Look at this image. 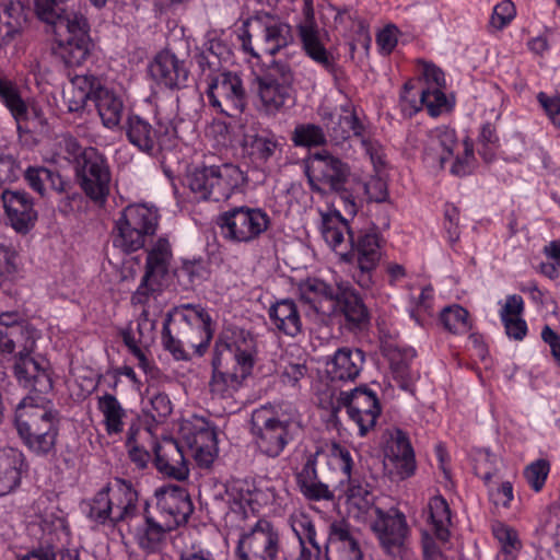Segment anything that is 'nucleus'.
I'll use <instances>...</instances> for the list:
<instances>
[{"label": "nucleus", "instance_id": "obj_6", "mask_svg": "<svg viewBox=\"0 0 560 560\" xmlns=\"http://www.w3.org/2000/svg\"><path fill=\"white\" fill-rule=\"evenodd\" d=\"M352 517L372 529L388 553L402 546L408 530L405 516L397 511L384 513L374 504V495L353 485Z\"/></svg>", "mask_w": 560, "mask_h": 560}, {"label": "nucleus", "instance_id": "obj_21", "mask_svg": "<svg viewBox=\"0 0 560 560\" xmlns=\"http://www.w3.org/2000/svg\"><path fill=\"white\" fill-rule=\"evenodd\" d=\"M156 505L165 523L174 528L185 523L192 512V503L185 489L165 486L155 491Z\"/></svg>", "mask_w": 560, "mask_h": 560}, {"label": "nucleus", "instance_id": "obj_50", "mask_svg": "<svg viewBox=\"0 0 560 560\" xmlns=\"http://www.w3.org/2000/svg\"><path fill=\"white\" fill-rule=\"evenodd\" d=\"M20 276V265L16 253L5 246L0 245V287L15 282Z\"/></svg>", "mask_w": 560, "mask_h": 560}, {"label": "nucleus", "instance_id": "obj_35", "mask_svg": "<svg viewBox=\"0 0 560 560\" xmlns=\"http://www.w3.org/2000/svg\"><path fill=\"white\" fill-rule=\"evenodd\" d=\"M127 137L135 147L149 154L166 147L165 138L139 116L129 117Z\"/></svg>", "mask_w": 560, "mask_h": 560}, {"label": "nucleus", "instance_id": "obj_37", "mask_svg": "<svg viewBox=\"0 0 560 560\" xmlns=\"http://www.w3.org/2000/svg\"><path fill=\"white\" fill-rule=\"evenodd\" d=\"M384 166L369 173L368 161L352 165L359 176L357 184L363 189L368 201L384 202L388 198L387 184L380 175Z\"/></svg>", "mask_w": 560, "mask_h": 560}, {"label": "nucleus", "instance_id": "obj_53", "mask_svg": "<svg viewBox=\"0 0 560 560\" xmlns=\"http://www.w3.org/2000/svg\"><path fill=\"white\" fill-rule=\"evenodd\" d=\"M290 526L299 542L316 540V530L312 518L303 511H294L290 516Z\"/></svg>", "mask_w": 560, "mask_h": 560}, {"label": "nucleus", "instance_id": "obj_2", "mask_svg": "<svg viewBox=\"0 0 560 560\" xmlns=\"http://www.w3.org/2000/svg\"><path fill=\"white\" fill-rule=\"evenodd\" d=\"M67 0H35L39 20L50 26L52 52L69 67H78L91 55L94 44L86 19L63 7Z\"/></svg>", "mask_w": 560, "mask_h": 560}, {"label": "nucleus", "instance_id": "obj_45", "mask_svg": "<svg viewBox=\"0 0 560 560\" xmlns=\"http://www.w3.org/2000/svg\"><path fill=\"white\" fill-rule=\"evenodd\" d=\"M429 512L436 537L443 541L447 540L451 511L446 500L442 495L433 497L429 502Z\"/></svg>", "mask_w": 560, "mask_h": 560}, {"label": "nucleus", "instance_id": "obj_9", "mask_svg": "<svg viewBox=\"0 0 560 560\" xmlns=\"http://www.w3.org/2000/svg\"><path fill=\"white\" fill-rule=\"evenodd\" d=\"M246 183L244 172L233 163L191 168L184 185L198 200L225 201L240 192Z\"/></svg>", "mask_w": 560, "mask_h": 560}, {"label": "nucleus", "instance_id": "obj_24", "mask_svg": "<svg viewBox=\"0 0 560 560\" xmlns=\"http://www.w3.org/2000/svg\"><path fill=\"white\" fill-rule=\"evenodd\" d=\"M357 252V272L352 273V278L361 288L370 289L373 284V271L381 258L378 234L374 228L359 236Z\"/></svg>", "mask_w": 560, "mask_h": 560}, {"label": "nucleus", "instance_id": "obj_33", "mask_svg": "<svg viewBox=\"0 0 560 560\" xmlns=\"http://www.w3.org/2000/svg\"><path fill=\"white\" fill-rule=\"evenodd\" d=\"M25 470L22 452L15 448L0 450V497L11 493L20 486Z\"/></svg>", "mask_w": 560, "mask_h": 560}, {"label": "nucleus", "instance_id": "obj_51", "mask_svg": "<svg viewBox=\"0 0 560 560\" xmlns=\"http://www.w3.org/2000/svg\"><path fill=\"white\" fill-rule=\"evenodd\" d=\"M155 319L148 308H144L137 319L136 330L130 329L124 332V338L129 335L135 338L137 345L150 346L154 339Z\"/></svg>", "mask_w": 560, "mask_h": 560}, {"label": "nucleus", "instance_id": "obj_60", "mask_svg": "<svg viewBox=\"0 0 560 560\" xmlns=\"http://www.w3.org/2000/svg\"><path fill=\"white\" fill-rule=\"evenodd\" d=\"M549 472V464L547 460L538 459L526 467L524 476L528 485L535 490L539 491L547 479Z\"/></svg>", "mask_w": 560, "mask_h": 560}, {"label": "nucleus", "instance_id": "obj_32", "mask_svg": "<svg viewBox=\"0 0 560 560\" xmlns=\"http://www.w3.org/2000/svg\"><path fill=\"white\" fill-rule=\"evenodd\" d=\"M415 89V84L408 81L404 85L401 93V102L404 110H409V114L419 112L423 106L428 109L431 116H439L447 106V100L443 90L438 88L427 86L420 92V98H410L409 92Z\"/></svg>", "mask_w": 560, "mask_h": 560}, {"label": "nucleus", "instance_id": "obj_20", "mask_svg": "<svg viewBox=\"0 0 560 560\" xmlns=\"http://www.w3.org/2000/svg\"><path fill=\"white\" fill-rule=\"evenodd\" d=\"M306 175L314 189L328 187L339 191L347 180V168L338 159L326 153H318L308 159Z\"/></svg>", "mask_w": 560, "mask_h": 560}, {"label": "nucleus", "instance_id": "obj_48", "mask_svg": "<svg viewBox=\"0 0 560 560\" xmlns=\"http://www.w3.org/2000/svg\"><path fill=\"white\" fill-rule=\"evenodd\" d=\"M172 259L170 242L159 238L148 254L147 271L162 278L168 269Z\"/></svg>", "mask_w": 560, "mask_h": 560}, {"label": "nucleus", "instance_id": "obj_15", "mask_svg": "<svg viewBox=\"0 0 560 560\" xmlns=\"http://www.w3.org/2000/svg\"><path fill=\"white\" fill-rule=\"evenodd\" d=\"M292 73L285 66H273L253 83L257 107L267 115L281 112L290 98Z\"/></svg>", "mask_w": 560, "mask_h": 560}, {"label": "nucleus", "instance_id": "obj_26", "mask_svg": "<svg viewBox=\"0 0 560 560\" xmlns=\"http://www.w3.org/2000/svg\"><path fill=\"white\" fill-rule=\"evenodd\" d=\"M152 80L166 89H179L185 85L188 71L173 52L164 50L159 52L149 66Z\"/></svg>", "mask_w": 560, "mask_h": 560}, {"label": "nucleus", "instance_id": "obj_25", "mask_svg": "<svg viewBox=\"0 0 560 560\" xmlns=\"http://www.w3.org/2000/svg\"><path fill=\"white\" fill-rule=\"evenodd\" d=\"M208 97L212 106L225 112L223 104L241 112L245 106V91L241 78L231 72L220 73L209 86Z\"/></svg>", "mask_w": 560, "mask_h": 560}, {"label": "nucleus", "instance_id": "obj_1", "mask_svg": "<svg viewBox=\"0 0 560 560\" xmlns=\"http://www.w3.org/2000/svg\"><path fill=\"white\" fill-rule=\"evenodd\" d=\"M218 431L206 418L190 416L178 423V441L164 438L153 443L155 466L160 472L184 480L189 475L183 445L199 466L209 467L218 456Z\"/></svg>", "mask_w": 560, "mask_h": 560}, {"label": "nucleus", "instance_id": "obj_64", "mask_svg": "<svg viewBox=\"0 0 560 560\" xmlns=\"http://www.w3.org/2000/svg\"><path fill=\"white\" fill-rule=\"evenodd\" d=\"M537 98L551 122L560 129V96H547L540 92Z\"/></svg>", "mask_w": 560, "mask_h": 560}, {"label": "nucleus", "instance_id": "obj_34", "mask_svg": "<svg viewBox=\"0 0 560 560\" xmlns=\"http://www.w3.org/2000/svg\"><path fill=\"white\" fill-rule=\"evenodd\" d=\"M458 147L455 130L442 126L429 132L425 144V155L432 163H438L441 167L454 154Z\"/></svg>", "mask_w": 560, "mask_h": 560}, {"label": "nucleus", "instance_id": "obj_30", "mask_svg": "<svg viewBox=\"0 0 560 560\" xmlns=\"http://www.w3.org/2000/svg\"><path fill=\"white\" fill-rule=\"evenodd\" d=\"M381 412L375 392L366 385L352 388V420L357 422L363 436L374 428Z\"/></svg>", "mask_w": 560, "mask_h": 560}, {"label": "nucleus", "instance_id": "obj_52", "mask_svg": "<svg viewBox=\"0 0 560 560\" xmlns=\"http://www.w3.org/2000/svg\"><path fill=\"white\" fill-rule=\"evenodd\" d=\"M326 140L323 129L313 124H301L294 129L292 141L298 147H317Z\"/></svg>", "mask_w": 560, "mask_h": 560}, {"label": "nucleus", "instance_id": "obj_14", "mask_svg": "<svg viewBox=\"0 0 560 560\" xmlns=\"http://www.w3.org/2000/svg\"><path fill=\"white\" fill-rule=\"evenodd\" d=\"M222 235L235 243H248L267 231L269 215L259 208L240 207L220 217Z\"/></svg>", "mask_w": 560, "mask_h": 560}, {"label": "nucleus", "instance_id": "obj_23", "mask_svg": "<svg viewBox=\"0 0 560 560\" xmlns=\"http://www.w3.org/2000/svg\"><path fill=\"white\" fill-rule=\"evenodd\" d=\"M229 497L232 511L241 512L244 517H247L261 506L273 502L276 494L268 486L255 487L245 481H236L229 490Z\"/></svg>", "mask_w": 560, "mask_h": 560}, {"label": "nucleus", "instance_id": "obj_39", "mask_svg": "<svg viewBox=\"0 0 560 560\" xmlns=\"http://www.w3.org/2000/svg\"><path fill=\"white\" fill-rule=\"evenodd\" d=\"M242 148L254 162H266L278 149V142L272 136L258 133L254 130L244 135Z\"/></svg>", "mask_w": 560, "mask_h": 560}, {"label": "nucleus", "instance_id": "obj_11", "mask_svg": "<svg viewBox=\"0 0 560 560\" xmlns=\"http://www.w3.org/2000/svg\"><path fill=\"white\" fill-rule=\"evenodd\" d=\"M15 427L31 451L46 454L54 448L58 433L55 415L45 406L34 404L32 397L18 405Z\"/></svg>", "mask_w": 560, "mask_h": 560}, {"label": "nucleus", "instance_id": "obj_22", "mask_svg": "<svg viewBox=\"0 0 560 560\" xmlns=\"http://www.w3.org/2000/svg\"><path fill=\"white\" fill-rule=\"evenodd\" d=\"M385 467L400 479H406L415 474V452L406 433L395 429L390 434L385 450Z\"/></svg>", "mask_w": 560, "mask_h": 560}, {"label": "nucleus", "instance_id": "obj_13", "mask_svg": "<svg viewBox=\"0 0 560 560\" xmlns=\"http://www.w3.org/2000/svg\"><path fill=\"white\" fill-rule=\"evenodd\" d=\"M166 319L177 329L187 347L198 354H202L213 336V328L209 313L200 305L185 304L174 307Z\"/></svg>", "mask_w": 560, "mask_h": 560}, {"label": "nucleus", "instance_id": "obj_55", "mask_svg": "<svg viewBox=\"0 0 560 560\" xmlns=\"http://www.w3.org/2000/svg\"><path fill=\"white\" fill-rule=\"evenodd\" d=\"M326 371L331 380L347 381L350 378V351L339 349L335 355L326 362Z\"/></svg>", "mask_w": 560, "mask_h": 560}, {"label": "nucleus", "instance_id": "obj_10", "mask_svg": "<svg viewBox=\"0 0 560 560\" xmlns=\"http://www.w3.org/2000/svg\"><path fill=\"white\" fill-rule=\"evenodd\" d=\"M254 435L258 448L276 457L300 427L296 410L290 406L262 407L253 415Z\"/></svg>", "mask_w": 560, "mask_h": 560}, {"label": "nucleus", "instance_id": "obj_8", "mask_svg": "<svg viewBox=\"0 0 560 560\" xmlns=\"http://www.w3.org/2000/svg\"><path fill=\"white\" fill-rule=\"evenodd\" d=\"M68 110L79 113L93 98L104 127L115 129L122 117L124 104L114 89L104 85L93 75L74 77L63 93Z\"/></svg>", "mask_w": 560, "mask_h": 560}, {"label": "nucleus", "instance_id": "obj_38", "mask_svg": "<svg viewBox=\"0 0 560 560\" xmlns=\"http://www.w3.org/2000/svg\"><path fill=\"white\" fill-rule=\"evenodd\" d=\"M416 357L411 348H398L390 346L387 350V358L390 370L398 381L399 387L405 390H412L417 375L410 370V362Z\"/></svg>", "mask_w": 560, "mask_h": 560}, {"label": "nucleus", "instance_id": "obj_28", "mask_svg": "<svg viewBox=\"0 0 560 560\" xmlns=\"http://www.w3.org/2000/svg\"><path fill=\"white\" fill-rule=\"evenodd\" d=\"M301 301L308 306V315L326 316L336 308L330 288L322 280L307 278L298 285Z\"/></svg>", "mask_w": 560, "mask_h": 560}, {"label": "nucleus", "instance_id": "obj_36", "mask_svg": "<svg viewBox=\"0 0 560 560\" xmlns=\"http://www.w3.org/2000/svg\"><path fill=\"white\" fill-rule=\"evenodd\" d=\"M272 325L288 336H296L302 329L300 313L290 299L277 301L269 308Z\"/></svg>", "mask_w": 560, "mask_h": 560}, {"label": "nucleus", "instance_id": "obj_61", "mask_svg": "<svg viewBox=\"0 0 560 560\" xmlns=\"http://www.w3.org/2000/svg\"><path fill=\"white\" fill-rule=\"evenodd\" d=\"M328 466L330 469L341 471L350 477V454L345 446L332 443L328 453Z\"/></svg>", "mask_w": 560, "mask_h": 560}, {"label": "nucleus", "instance_id": "obj_18", "mask_svg": "<svg viewBox=\"0 0 560 560\" xmlns=\"http://www.w3.org/2000/svg\"><path fill=\"white\" fill-rule=\"evenodd\" d=\"M78 177L85 194L103 200L109 191L110 173L106 159L97 150H83L78 162Z\"/></svg>", "mask_w": 560, "mask_h": 560}, {"label": "nucleus", "instance_id": "obj_54", "mask_svg": "<svg viewBox=\"0 0 560 560\" xmlns=\"http://www.w3.org/2000/svg\"><path fill=\"white\" fill-rule=\"evenodd\" d=\"M162 343L176 360L187 359L186 341L177 334V329L167 319H165L163 325Z\"/></svg>", "mask_w": 560, "mask_h": 560}, {"label": "nucleus", "instance_id": "obj_42", "mask_svg": "<svg viewBox=\"0 0 560 560\" xmlns=\"http://www.w3.org/2000/svg\"><path fill=\"white\" fill-rule=\"evenodd\" d=\"M298 486L303 495L313 501L329 500L332 494L327 485L317 479L313 465H306L298 475Z\"/></svg>", "mask_w": 560, "mask_h": 560}, {"label": "nucleus", "instance_id": "obj_47", "mask_svg": "<svg viewBox=\"0 0 560 560\" xmlns=\"http://www.w3.org/2000/svg\"><path fill=\"white\" fill-rule=\"evenodd\" d=\"M492 533L500 545L501 556L503 557L502 560H515L522 548L517 532L498 522L493 524Z\"/></svg>", "mask_w": 560, "mask_h": 560}, {"label": "nucleus", "instance_id": "obj_49", "mask_svg": "<svg viewBox=\"0 0 560 560\" xmlns=\"http://www.w3.org/2000/svg\"><path fill=\"white\" fill-rule=\"evenodd\" d=\"M440 319L445 329L452 334H466L470 329L468 312L458 304L442 310Z\"/></svg>", "mask_w": 560, "mask_h": 560}, {"label": "nucleus", "instance_id": "obj_16", "mask_svg": "<svg viewBox=\"0 0 560 560\" xmlns=\"http://www.w3.org/2000/svg\"><path fill=\"white\" fill-rule=\"evenodd\" d=\"M279 552V533L267 520H259L237 544L238 560H276Z\"/></svg>", "mask_w": 560, "mask_h": 560}, {"label": "nucleus", "instance_id": "obj_57", "mask_svg": "<svg viewBox=\"0 0 560 560\" xmlns=\"http://www.w3.org/2000/svg\"><path fill=\"white\" fill-rule=\"evenodd\" d=\"M160 279V277L147 271L141 284L132 295V303L147 305L151 299H156L161 287Z\"/></svg>", "mask_w": 560, "mask_h": 560}, {"label": "nucleus", "instance_id": "obj_5", "mask_svg": "<svg viewBox=\"0 0 560 560\" xmlns=\"http://www.w3.org/2000/svg\"><path fill=\"white\" fill-rule=\"evenodd\" d=\"M138 501V492L130 482L115 479L84 503V512L100 525H127L139 512Z\"/></svg>", "mask_w": 560, "mask_h": 560}, {"label": "nucleus", "instance_id": "obj_7", "mask_svg": "<svg viewBox=\"0 0 560 560\" xmlns=\"http://www.w3.org/2000/svg\"><path fill=\"white\" fill-rule=\"evenodd\" d=\"M241 48L248 61L258 63V49L275 55L294 40L291 26L281 19L260 13L246 20L237 31Z\"/></svg>", "mask_w": 560, "mask_h": 560}, {"label": "nucleus", "instance_id": "obj_3", "mask_svg": "<svg viewBox=\"0 0 560 560\" xmlns=\"http://www.w3.org/2000/svg\"><path fill=\"white\" fill-rule=\"evenodd\" d=\"M256 345L244 329H225L217 345L212 359L210 389L226 397L244 386L255 364Z\"/></svg>", "mask_w": 560, "mask_h": 560}, {"label": "nucleus", "instance_id": "obj_12", "mask_svg": "<svg viewBox=\"0 0 560 560\" xmlns=\"http://www.w3.org/2000/svg\"><path fill=\"white\" fill-rule=\"evenodd\" d=\"M159 224L158 210L145 203L126 207L115 222L113 243L124 252L142 248L147 237L155 233Z\"/></svg>", "mask_w": 560, "mask_h": 560}, {"label": "nucleus", "instance_id": "obj_58", "mask_svg": "<svg viewBox=\"0 0 560 560\" xmlns=\"http://www.w3.org/2000/svg\"><path fill=\"white\" fill-rule=\"evenodd\" d=\"M125 345L128 347L129 351L137 360L138 366L144 372V374L149 377H154L156 375V368L153 361L148 357L149 346L137 345L135 338L129 335L125 337Z\"/></svg>", "mask_w": 560, "mask_h": 560}, {"label": "nucleus", "instance_id": "obj_43", "mask_svg": "<svg viewBox=\"0 0 560 560\" xmlns=\"http://www.w3.org/2000/svg\"><path fill=\"white\" fill-rule=\"evenodd\" d=\"M350 228L348 221L342 218L340 212L330 210L323 214L322 234L326 243L334 249L337 248L345 241V233L349 232Z\"/></svg>", "mask_w": 560, "mask_h": 560}, {"label": "nucleus", "instance_id": "obj_17", "mask_svg": "<svg viewBox=\"0 0 560 560\" xmlns=\"http://www.w3.org/2000/svg\"><path fill=\"white\" fill-rule=\"evenodd\" d=\"M352 161L354 164L368 161L369 173L385 164L383 145L375 138L370 120L352 108Z\"/></svg>", "mask_w": 560, "mask_h": 560}, {"label": "nucleus", "instance_id": "obj_62", "mask_svg": "<svg viewBox=\"0 0 560 560\" xmlns=\"http://www.w3.org/2000/svg\"><path fill=\"white\" fill-rule=\"evenodd\" d=\"M514 3L510 0H503L493 9L490 25L495 30L505 27L515 16Z\"/></svg>", "mask_w": 560, "mask_h": 560}, {"label": "nucleus", "instance_id": "obj_59", "mask_svg": "<svg viewBox=\"0 0 560 560\" xmlns=\"http://www.w3.org/2000/svg\"><path fill=\"white\" fill-rule=\"evenodd\" d=\"M172 409V402L167 395L159 393L150 398L148 405L144 406L143 411L153 421L161 422L171 415Z\"/></svg>", "mask_w": 560, "mask_h": 560}, {"label": "nucleus", "instance_id": "obj_31", "mask_svg": "<svg viewBox=\"0 0 560 560\" xmlns=\"http://www.w3.org/2000/svg\"><path fill=\"white\" fill-rule=\"evenodd\" d=\"M27 23V7L21 0H0V39L12 43Z\"/></svg>", "mask_w": 560, "mask_h": 560}, {"label": "nucleus", "instance_id": "obj_46", "mask_svg": "<svg viewBox=\"0 0 560 560\" xmlns=\"http://www.w3.org/2000/svg\"><path fill=\"white\" fill-rule=\"evenodd\" d=\"M28 185L40 195L50 188L61 191L65 189V182L60 175L52 173L45 167H30L25 173Z\"/></svg>", "mask_w": 560, "mask_h": 560}, {"label": "nucleus", "instance_id": "obj_19", "mask_svg": "<svg viewBox=\"0 0 560 560\" xmlns=\"http://www.w3.org/2000/svg\"><path fill=\"white\" fill-rule=\"evenodd\" d=\"M0 102L8 108L18 124V129L22 126L28 127L43 126L45 116L40 104L34 98L24 101L15 83L11 80L0 78Z\"/></svg>", "mask_w": 560, "mask_h": 560}, {"label": "nucleus", "instance_id": "obj_44", "mask_svg": "<svg viewBox=\"0 0 560 560\" xmlns=\"http://www.w3.org/2000/svg\"><path fill=\"white\" fill-rule=\"evenodd\" d=\"M300 35L306 54L316 62L328 63V52L322 42L319 32L311 21L300 26Z\"/></svg>", "mask_w": 560, "mask_h": 560}, {"label": "nucleus", "instance_id": "obj_40", "mask_svg": "<svg viewBox=\"0 0 560 560\" xmlns=\"http://www.w3.org/2000/svg\"><path fill=\"white\" fill-rule=\"evenodd\" d=\"M34 523L46 535H58L67 530L66 516L62 511L52 504H47L45 499L36 502Z\"/></svg>", "mask_w": 560, "mask_h": 560}, {"label": "nucleus", "instance_id": "obj_63", "mask_svg": "<svg viewBox=\"0 0 560 560\" xmlns=\"http://www.w3.org/2000/svg\"><path fill=\"white\" fill-rule=\"evenodd\" d=\"M350 544V527L341 521L335 522L331 525L330 534L328 537V548L330 550H340L341 547L346 548Z\"/></svg>", "mask_w": 560, "mask_h": 560}, {"label": "nucleus", "instance_id": "obj_27", "mask_svg": "<svg viewBox=\"0 0 560 560\" xmlns=\"http://www.w3.org/2000/svg\"><path fill=\"white\" fill-rule=\"evenodd\" d=\"M2 201L12 228L20 233L28 232L37 220L32 199L27 194L15 190H4Z\"/></svg>", "mask_w": 560, "mask_h": 560}, {"label": "nucleus", "instance_id": "obj_56", "mask_svg": "<svg viewBox=\"0 0 560 560\" xmlns=\"http://www.w3.org/2000/svg\"><path fill=\"white\" fill-rule=\"evenodd\" d=\"M25 326L32 325L25 320L22 313L18 311H5L0 313V327L8 329L7 331H3L0 328L3 336L18 340V338H20L21 330H23Z\"/></svg>", "mask_w": 560, "mask_h": 560}, {"label": "nucleus", "instance_id": "obj_29", "mask_svg": "<svg viewBox=\"0 0 560 560\" xmlns=\"http://www.w3.org/2000/svg\"><path fill=\"white\" fill-rule=\"evenodd\" d=\"M127 526L129 534L145 550L156 549L165 538L166 532L173 529L170 523L158 522L148 512H138Z\"/></svg>", "mask_w": 560, "mask_h": 560}, {"label": "nucleus", "instance_id": "obj_4", "mask_svg": "<svg viewBox=\"0 0 560 560\" xmlns=\"http://www.w3.org/2000/svg\"><path fill=\"white\" fill-rule=\"evenodd\" d=\"M40 336L34 326H25L18 340L0 334V351L15 354L13 372L21 386L36 393H47L52 388L49 362L45 358L32 355Z\"/></svg>", "mask_w": 560, "mask_h": 560}, {"label": "nucleus", "instance_id": "obj_41", "mask_svg": "<svg viewBox=\"0 0 560 560\" xmlns=\"http://www.w3.org/2000/svg\"><path fill=\"white\" fill-rule=\"evenodd\" d=\"M97 408L103 416L105 429L108 434L122 432L126 410L115 396L105 394L98 397Z\"/></svg>", "mask_w": 560, "mask_h": 560}]
</instances>
